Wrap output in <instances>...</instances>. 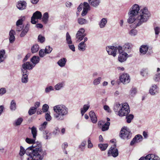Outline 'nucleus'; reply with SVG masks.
<instances>
[{
    "label": "nucleus",
    "instance_id": "f257e3e1",
    "mask_svg": "<svg viewBox=\"0 0 160 160\" xmlns=\"http://www.w3.org/2000/svg\"><path fill=\"white\" fill-rule=\"evenodd\" d=\"M128 14L129 17L128 20V22L130 23L134 22V27L135 28L146 22L150 16V13L146 7L140 9L138 16L132 15L129 13Z\"/></svg>",
    "mask_w": 160,
    "mask_h": 160
},
{
    "label": "nucleus",
    "instance_id": "f03ea898",
    "mask_svg": "<svg viewBox=\"0 0 160 160\" xmlns=\"http://www.w3.org/2000/svg\"><path fill=\"white\" fill-rule=\"evenodd\" d=\"M27 153L34 157L39 156L41 158H43L44 155L46 154L45 150H43L42 145L40 142H35L31 146L28 148Z\"/></svg>",
    "mask_w": 160,
    "mask_h": 160
},
{
    "label": "nucleus",
    "instance_id": "7ed1b4c3",
    "mask_svg": "<svg viewBox=\"0 0 160 160\" xmlns=\"http://www.w3.org/2000/svg\"><path fill=\"white\" fill-rule=\"evenodd\" d=\"M53 110L55 112L54 114V118L58 121H62L64 119L65 116L68 113V109L65 105H60L53 107Z\"/></svg>",
    "mask_w": 160,
    "mask_h": 160
},
{
    "label": "nucleus",
    "instance_id": "20e7f679",
    "mask_svg": "<svg viewBox=\"0 0 160 160\" xmlns=\"http://www.w3.org/2000/svg\"><path fill=\"white\" fill-rule=\"evenodd\" d=\"M129 107L127 103H124L121 106L118 111V115L121 117L127 115L130 112Z\"/></svg>",
    "mask_w": 160,
    "mask_h": 160
},
{
    "label": "nucleus",
    "instance_id": "39448f33",
    "mask_svg": "<svg viewBox=\"0 0 160 160\" xmlns=\"http://www.w3.org/2000/svg\"><path fill=\"white\" fill-rule=\"evenodd\" d=\"M131 136L132 133L127 128H122L120 132L119 136L123 139H128L131 138Z\"/></svg>",
    "mask_w": 160,
    "mask_h": 160
},
{
    "label": "nucleus",
    "instance_id": "423d86ee",
    "mask_svg": "<svg viewBox=\"0 0 160 160\" xmlns=\"http://www.w3.org/2000/svg\"><path fill=\"white\" fill-rule=\"evenodd\" d=\"M132 48V45L131 43L127 42L125 43L123 47L118 46V52H125L127 53L130 52Z\"/></svg>",
    "mask_w": 160,
    "mask_h": 160
},
{
    "label": "nucleus",
    "instance_id": "0eeeda50",
    "mask_svg": "<svg viewBox=\"0 0 160 160\" xmlns=\"http://www.w3.org/2000/svg\"><path fill=\"white\" fill-rule=\"evenodd\" d=\"M116 144L112 146L108 151V156L109 157L112 156L114 157H116L118 155V150L116 148Z\"/></svg>",
    "mask_w": 160,
    "mask_h": 160
},
{
    "label": "nucleus",
    "instance_id": "6e6552de",
    "mask_svg": "<svg viewBox=\"0 0 160 160\" xmlns=\"http://www.w3.org/2000/svg\"><path fill=\"white\" fill-rule=\"evenodd\" d=\"M118 46H108L106 48V50L108 54L115 57L116 56L117 50H118Z\"/></svg>",
    "mask_w": 160,
    "mask_h": 160
},
{
    "label": "nucleus",
    "instance_id": "1a4fd4ad",
    "mask_svg": "<svg viewBox=\"0 0 160 160\" xmlns=\"http://www.w3.org/2000/svg\"><path fill=\"white\" fill-rule=\"evenodd\" d=\"M139 51L140 52L143 54H145L147 52L148 54H150L153 52L152 48H149L148 45L141 46L140 48Z\"/></svg>",
    "mask_w": 160,
    "mask_h": 160
},
{
    "label": "nucleus",
    "instance_id": "9d476101",
    "mask_svg": "<svg viewBox=\"0 0 160 160\" xmlns=\"http://www.w3.org/2000/svg\"><path fill=\"white\" fill-rule=\"evenodd\" d=\"M34 67V65L31 63L30 62H24L22 65L21 71H27V70H31Z\"/></svg>",
    "mask_w": 160,
    "mask_h": 160
},
{
    "label": "nucleus",
    "instance_id": "9b49d317",
    "mask_svg": "<svg viewBox=\"0 0 160 160\" xmlns=\"http://www.w3.org/2000/svg\"><path fill=\"white\" fill-rule=\"evenodd\" d=\"M140 10V8L139 5L137 4L134 5L131 9L130 12L129 13H130L131 15H135L136 16H138L139 13L140 11H139Z\"/></svg>",
    "mask_w": 160,
    "mask_h": 160
},
{
    "label": "nucleus",
    "instance_id": "f8f14e48",
    "mask_svg": "<svg viewBox=\"0 0 160 160\" xmlns=\"http://www.w3.org/2000/svg\"><path fill=\"white\" fill-rule=\"evenodd\" d=\"M42 17L41 13L39 11H37L33 14L31 19V22L33 24H35L36 21H35L36 19H40Z\"/></svg>",
    "mask_w": 160,
    "mask_h": 160
},
{
    "label": "nucleus",
    "instance_id": "ddd939ff",
    "mask_svg": "<svg viewBox=\"0 0 160 160\" xmlns=\"http://www.w3.org/2000/svg\"><path fill=\"white\" fill-rule=\"evenodd\" d=\"M119 53L118 57V60L121 62H123L126 61L127 58L129 57V55L125 52H118Z\"/></svg>",
    "mask_w": 160,
    "mask_h": 160
},
{
    "label": "nucleus",
    "instance_id": "4468645a",
    "mask_svg": "<svg viewBox=\"0 0 160 160\" xmlns=\"http://www.w3.org/2000/svg\"><path fill=\"white\" fill-rule=\"evenodd\" d=\"M159 158L153 154H150L145 157H142L139 160H159Z\"/></svg>",
    "mask_w": 160,
    "mask_h": 160
},
{
    "label": "nucleus",
    "instance_id": "2eb2a0df",
    "mask_svg": "<svg viewBox=\"0 0 160 160\" xmlns=\"http://www.w3.org/2000/svg\"><path fill=\"white\" fill-rule=\"evenodd\" d=\"M120 80L124 84L128 83L130 81V77L127 73H123L120 77Z\"/></svg>",
    "mask_w": 160,
    "mask_h": 160
},
{
    "label": "nucleus",
    "instance_id": "dca6fc26",
    "mask_svg": "<svg viewBox=\"0 0 160 160\" xmlns=\"http://www.w3.org/2000/svg\"><path fill=\"white\" fill-rule=\"evenodd\" d=\"M16 7L19 10H22L26 8L27 3L24 1H19L16 4Z\"/></svg>",
    "mask_w": 160,
    "mask_h": 160
},
{
    "label": "nucleus",
    "instance_id": "f3484780",
    "mask_svg": "<svg viewBox=\"0 0 160 160\" xmlns=\"http://www.w3.org/2000/svg\"><path fill=\"white\" fill-rule=\"evenodd\" d=\"M142 136L138 134L136 135L132 140L130 145L133 146L135 143L141 142L142 140Z\"/></svg>",
    "mask_w": 160,
    "mask_h": 160
},
{
    "label": "nucleus",
    "instance_id": "a211bd4d",
    "mask_svg": "<svg viewBox=\"0 0 160 160\" xmlns=\"http://www.w3.org/2000/svg\"><path fill=\"white\" fill-rule=\"evenodd\" d=\"M21 74L22 75V83H26L28 81V71L22 70Z\"/></svg>",
    "mask_w": 160,
    "mask_h": 160
},
{
    "label": "nucleus",
    "instance_id": "6ab92c4d",
    "mask_svg": "<svg viewBox=\"0 0 160 160\" xmlns=\"http://www.w3.org/2000/svg\"><path fill=\"white\" fill-rule=\"evenodd\" d=\"M149 93L152 95H155L158 93V87L156 85H152L149 90Z\"/></svg>",
    "mask_w": 160,
    "mask_h": 160
},
{
    "label": "nucleus",
    "instance_id": "aec40b11",
    "mask_svg": "<svg viewBox=\"0 0 160 160\" xmlns=\"http://www.w3.org/2000/svg\"><path fill=\"white\" fill-rule=\"evenodd\" d=\"M89 115L92 122L94 123H96L97 119L95 112L93 111H91L89 112Z\"/></svg>",
    "mask_w": 160,
    "mask_h": 160
},
{
    "label": "nucleus",
    "instance_id": "412c9836",
    "mask_svg": "<svg viewBox=\"0 0 160 160\" xmlns=\"http://www.w3.org/2000/svg\"><path fill=\"white\" fill-rule=\"evenodd\" d=\"M15 34V31L13 30H11L9 32V40L10 42L11 43H13L15 40V37L14 36Z\"/></svg>",
    "mask_w": 160,
    "mask_h": 160
},
{
    "label": "nucleus",
    "instance_id": "4be33fe9",
    "mask_svg": "<svg viewBox=\"0 0 160 160\" xmlns=\"http://www.w3.org/2000/svg\"><path fill=\"white\" fill-rule=\"evenodd\" d=\"M67 61V60L66 58H63L58 61L57 64L61 67H63L65 66Z\"/></svg>",
    "mask_w": 160,
    "mask_h": 160
},
{
    "label": "nucleus",
    "instance_id": "5701e85b",
    "mask_svg": "<svg viewBox=\"0 0 160 160\" xmlns=\"http://www.w3.org/2000/svg\"><path fill=\"white\" fill-rule=\"evenodd\" d=\"M65 85V82H62L56 84L54 86V89L56 90H59L63 88Z\"/></svg>",
    "mask_w": 160,
    "mask_h": 160
},
{
    "label": "nucleus",
    "instance_id": "b1692460",
    "mask_svg": "<svg viewBox=\"0 0 160 160\" xmlns=\"http://www.w3.org/2000/svg\"><path fill=\"white\" fill-rule=\"evenodd\" d=\"M40 58L38 56H34L31 59V61L32 62V64L35 65L39 62Z\"/></svg>",
    "mask_w": 160,
    "mask_h": 160
},
{
    "label": "nucleus",
    "instance_id": "393cba45",
    "mask_svg": "<svg viewBox=\"0 0 160 160\" xmlns=\"http://www.w3.org/2000/svg\"><path fill=\"white\" fill-rule=\"evenodd\" d=\"M85 32V30L83 28H80L79 30L78 31L76 35V37L77 39V41L78 42H79V38L81 36H82L83 34Z\"/></svg>",
    "mask_w": 160,
    "mask_h": 160
},
{
    "label": "nucleus",
    "instance_id": "a878e982",
    "mask_svg": "<svg viewBox=\"0 0 160 160\" xmlns=\"http://www.w3.org/2000/svg\"><path fill=\"white\" fill-rule=\"evenodd\" d=\"M90 107L89 104H85L83 105L82 108L81 109V112L82 116H83L86 112L88 110Z\"/></svg>",
    "mask_w": 160,
    "mask_h": 160
},
{
    "label": "nucleus",
    "instance_id": "bb28decb",
    "mask_svg": "<svg viewBox=\"0 0 160 160\" xmlns=\"http://www.w3.org/2000/svg\"><path fill=\"white\" fill-rule=\"evenodd\" d=\"M31 129V133L32 135L33 138L34 139H36V137L37 135V128L34 126H33L31 128H29Z\"/></svg>",
    "mask_w": 160,
    "mask_h": 160
},
{
    "label": "nucleus",
    "instance_id": "cd10ccee",
    "mask_svg": "<svg viewBox=\"0 0 160 160\" xmlns=\"http://www.w3.org/2000/svg\"><path fill=\"white\" fill-rule=\"evenodd\" d=\"M107 22V19L106 18H103L100 21L99 25L100 28H104Z\"/></svg>",
    "mask_w": 160,
    "mask_h": 160
},
{
    "label": "nucleus",
    "instance_id": "c85d7f7f",
    "mask_svg": "<svg viewBox=\"0 0 160 160\" xmlns=\"http://www.w3.org/2000/svg\"><path fill=\"white\" fill-rule=\"evenodd\" d=\"M86 46L85 43L84 42H81L78 45V49L82 51H84L86 49Z\"/></svg>",
    "mask_w": 160,
    "mask_h": 160
},
{
    "label": "nucleus",
    "instance_id": "c756f323",
    "mask_svg": "<svg viewBox=\"0 0 160 160\" xmlns=\"http://www.w3.org/2000/svg\"><path fill=\"white\" fill-rule=\"evenodd\" d=\"M27 149L28 148H27L26 150H25L23 147L22 146H21L20 147V150L19 152V155L22 157L23 156L25 153L28 156H29V157H30L29 155L27 153Z\"/></svg>",
    "mask_w": 160,
    "mask_h": 160
},
{
    "label": "nucleus",
    "instance_id": "7c9ffc66",
    "mask_svg": "<svg viewBox=\"0 0 160 160\" xmlns=\"http://www.w3.org/2000/svg\"><path fill=\"white\" fill-rule=\"evenodd\" d=\"M16 104L15 100L11 101L10 106V108L12 111H15L16 109Z\"/></svg>",
    "mask_w": 160,
    "mask_h": 160
},
{
    "label": "nucleus",
    "instance_id": "2f4dec72",
    "mask_svg": "<svg viewBox=\"0 0 160 160\" xmlns=\"http://www.w3.org/2000/svg\"><path fill=\"white\" fill-rule=\"evenodd\" d=\"M137 92V89L134 87H132L129 92V94L132 97L134 96Z\"/></svg>",
    "mask_w": 160,
    "mask_h": 160
},
{
    "label": "nucleus",
    "instance_id": "473e14b6",
    "mask_svg": "<svg viewBox=\"0 0 160 160\" xmlns=\"http://www.w3.org/2000/svg\"><path fill=\"white\" fill-rule=\"evenodd\" d=\"M108 146V144L107 143L99 144H98V147L102 151H104L106 150Z\"/></svg>",
    "mask_w": 160,
    "mask_h": 160
},
{
    "label": "nucleus",
    "instance_id": "72a5a7b5",
    "mask_svg": "<svg viewBox=\"0 0 160 160\" xmlns=\"http://www.w3.org/2000/svg\"><path fill=\"white\" fill-rule=\"evenodd\" d=\"M110 123L109 122H107L102 125V130L103 131H105L108 130L109 129Z\"/></svg>",
    "mask_w": 160,
    "mask_h": 160
},
{
    "label": "nucleus",
    "instance_id": "f704fd0d",
    "mask_svg": "<svg viewBox=\"0 0 160 160\" xmlns=\"http://www.w3.org/2000/svg\"><path fill=\"white\" fill-rule=\"evenodd\" d=\"M48 18L49 16L48 13L47 12L44 13L43 16L42 20L45 23H47L48 20Z\"/></svg>",
    "mask_w": 160,
    "mask_h": 160
},
{
    "label": "nucleus",
    "instance_id": "c9c22d12",
    "mask_svg": "<svg viewBox=\"0 0 160 160\" xmlns=\"http://www.w3.org/2000/svg\"><path fill=\"white\" fill-rule=\"evenodd\" d=\"M100 3V0H94L89 2V3L93 7H96L99 5Z\"/></svg>",
    "mask_w": 160,
    "mask_h": 160
},
{
    "label": "nucleus",
    "instance_id": "e433bc0d",
    "mask_svg": "<svg viewBox=\"0 0 160 160\" xmlns=\"http://www.w3.org/2000/svg\"><path fill=\"white\" fill-rule=\"evenodd\" d=\"M39 49V46L37 44L34 45L31 48L32 52V53H34L37 52Z\"/></svg>",
    "mask_w": 160,
    "mask_h": 160
},
{
    "label": "nucleus",
    "instance_id": "4c0bfd02",
    "mask_svg": "<svg viewBox=\"0 0 160 160\" xmlns=\"http://www.w3.org/2000/svg\"><path fill=\"white\" fill-rule=\"evenodd\" d=\"M30 157H29L27 158L28 160H42L43 158H41V157H39V156L38 157L36 156L35 157L34 156H33V155H29Z\"/></svg>",
    "mask_w": 160,
    "mask_h": 160
},
{
    "label": "nucleus",
    "instance_id": "58836bf2",
    "mask_svg": "<svg viewBox=\"0 0 160 160\" xmlns=\"http://www.w3.org/2000/svg\"><path fill=\"white\" fill-rule=\"evenodd\" d=\"M87 142L86 141H83L81 144L79 146V148L80 150L82 151H83L85 148V146Z\"/></svg>",
    "mask_w": 160,
    "mask_h": 160
},
{
    "label": "nucleus",
    "instance_id": "ea45409f",
    "mask_svg": "<svg viewBox=\"0 0 160 160\" xmlns=\"http://www.w3.org/2000/svg\"><path fill=\"white\" fill-rule=\"evenodd\" d=\"M148 70L147 68H143L140 72L141 75L143 77H146L148 74Z\"/></svg>",
    "mask_w": 160,
    "mask_h": 160
},
{
    "label": "nucleus",
    "instance_id": "a19ab883",
    "mask_svg": "<svg viewBox=\"0 0 160 160\" xmlns=\"http://www.w3.org/2000/svg\"><path fill=\"white\" fill-rule=\"evenodd\" d=\"M78 23L80 25H83L87 23L88 21L85 19L83 18H79L78 19Z\"/></svg>",
    "mask_w": 160,
    "mask_h": 160
},
{
    "label": "nucleus",
    "instance_id": "79ce46f5",
    "mask_svg": "<svg viewBox=\"0 0 160 160\" xmlns=\"http://www.w3.org/2000/svg\"><path fill=\"white\" fill-rule=\"evenodd\" d=\"M126 119H127V122L128 123H130L131 121L133 119L134 116L133 115L130 114L128 115H126Z\"/></svg>",
    "mask_w": 160,
    "mask_h": 160
},
{
    "label": "nucleus",
    "instance_id": "37998d69",
    "mask_svg": "<svg viewBox=\"0 0 160 160\" xmlns=\"http://www.w3.org/2000/svg\"><path fill=\"white\" fill-rule=\"evenodd\" d=\"M5 53V51L4 50L0 51V62H2L4 60Z\"/></svg>",
    "mask_w": 160,
    "mask_h": 160
},
{
    "label": "nucleus",
    "instance_id": "c03bdc74",
    "mask_svg": "<svg viewBox=\"0 0 160 160\" xmlns=\"http://www.w3.org/2000/svg\"><path fill=\"white\" fill-rule=\"evenodd\" d=\"M153 78V80L156 82H159L160 81V73L155 74Z\"/></svg>",
    "mask_w": 160,
    "mask_h": 160
},
{
    "label": "nucleus",
    "instance_id": "a18cd8bd",
    "mask_svg": "<svg viewBox=\"0 0 160 160\" xmlns=\"http://www.w3.org/2000/svg\"><path fill=\"white\" fill-rule=\"evenodd\" d=\"M36 108L33 107H31L28 112L29 115H31L34 114L36 112Z\"/></svg>",
    "mask_w": 160,
    "mask_h": 160
},
{
    "label": "nucleus",
    "instance_id": "49530a36",
    "mask_svg": "<svg viewBox=\"0 0 160 160\" xmlns=\"http://www.w3.org/2000/svg\"><path fill=\"white\" fill-rule=\"evenodd\" d=\"M23 121L22 118H20L17 119L15 122V124L16 126L20 125Z\"/></svg>",
    "mask_w": 160,
    "mask_h": 160
},
{
    "label": "nucleus",
    "instance_id": "de8ad7c7",
    "mask_svg": "<svg viewBox=\"0 0 160 160\" xmlns=\"http://www.w3.org/2000/svg\"><path fill=\"white\" fill-rule=\"evenodd\" d=\"M47 123V122L45 121L42 124L40 127L39 128V130L41 131H44L46 128Z\"/></svg>",
    "mask_w": 160,
    "mask_h": 160
},
{
    "label": "nucleus",
    "instance_id": "09e8293b",
    "mask_svg": "<svg viewBox=\"0 0 160 160\" xmlns=\"http://www.w3.org/2000/svg\"><path fill=\"white\" fill-rule=\"evenodd\" d=\"M52 47L49 46H48L46 47L44 51H45V52L47 54H49L52 52Z\"/></svg>",
    "mask_w": 160,
    "mask_h": 160
},
{
    "label": "nucleus",
    "instance_id": "8fccbe9b",
    "mask_svg": "<svg viewBox=\"0 0 160 160\" xmlns=\"http://www.w3.org/2000/svg\"><path fill=\"white\" fill-rule=\"evenodd\" d=\"M120 107H121V105L119 103L115 104L113 107L114 111L118 113V111L120 108Z\"/></svg>",
    "mask_w": 160,
    "mask_h": 160
},
{
    "label": "nucleus",
    "instance_id": "3c124183",
    "mask_svg": "<svg viewBox=\"0 0 160 160\" xmlns=\"http://www.w3.org/2000/svg\"><path fill=\"white\" fill-rule=\"evenodd\" d=\"M36 139H34L33 138V139H31L29 138H27L25 140L26 142L28 143L29 144H33V143L35 142Z\"/></svg>",
    "mask_w": 160,
    "mask_h": 160
},
{
    "label": "nucleus",
    "instance_id": "603ef678",
    "mask_svg": "<svg viewBox=\"0 0 160 160\" xmlns=\"http://www.w3.org/2000/svg\"><path fill=\"white\" fill-rule=\"evenodd\" d=\"M101 79V77H98L94 80L93 84L95 85H97L99 84L100 82Z\"/></svg>",
    "mask_w": 160,
    "mask_h": 160
},
{
    "label": "nucleus",
    "instance_id": "864d4df0",
    "mask_svg": "<svg viewBox=\"0 0 160 160\" xmlns=\"http://www.w3.org/2000/svg\"><path fill=\"white\" fill-rule=\"evenodd\" d=\"M43 133L44 134H45L46 135V139H50V135H51V133L49 132L48 130H46L44 131Z\"/></svg>",
    "mask_w": 160,
    "mask_h": 160
},
{
    "label": "nucleus",
    "instance_id": "5fc2aeb1",
    "mask_svg": "<svg viewBox=\"0 0 160 160\" xmlns=\"http://www.w3.org/2000/svg\"><path fill=\"white\" fill-rule=\"evenodd\" d=\"M45 38L44 37L42 36L41 35H39L38 37V41L39 42L41 43L44 42L45 41Z\"/></svg>",
    "mask_w": 160,
    "mask_h": 160
},
{
    "label": "nucleus",
    "instance_id": "6e6d98bb",
    "mask_svg": "<svg viewBox=\"0 0 160 160\" xmlns=\"http://www.w3.org/2000/svg\"><path fill=\"white\" fill-rule=\"evenodd\" d=\"M54 90V88L52 86L47 87L45 89V92L47 93H49L50 91Z\"/></svg>",
    "mask_w": 160,
    "mask_h": 160
},
{
    "label": "nucleus",
    "instance_id": "4d7b16f0",
    "mask_svg": "<svg viewBox=\"0 0 160 160\" xmlns=\"http://www.w3.org/2000/svg\"><path fill=\"white\" fill-rule=\"evenodd\" d=\"M46 54H47V53L45 52V51L44 49H41L39 51V55L40 57H43Z\"/></svg>",
    "mask_w": 160,
    "mask_h": 160
},
{
    "label": "nucleus",
    "instance_id": "13d9d810",
    "mask_svg": "<svg viewBox=\"0 0 160 160\" xmlns=\"http://www.w3.org/2000/svg\"><path fill=\"white\" fill-rule=\"evenodd\" d=\"M24 20V19L23 18H22L18 20L16 22V25L17 26H18L20 25H22V22Z\"/></svg>",
    "mask_w": 160,
    "mask_h": 160
},
{
    "label": "nucleus",
    "instance_id": "bf43d9fd",
    "mask_svg": "<svg viewBox=\"0 0 160 160\" xmlns=\"http://www.w3.org/2000/svg\"><path fill=\"white\" fill-rule=\"evenodd\" d=\"M137 33V31L136 30L132 29L129 32V34L131 36H135Z\"/></svg>",
    "mask_w": 160,
    "mask_h": 160
},
{
    "label": "nucleus",
    "instance_id": "052dcab7",
    "mask_svg": "<svg viewBox=\"0 0 160 160\" xmlns=\"http://www.w3.org/2000/svg\"><path fill=\"white\" fill-rule=\"evenodd\" d=\"M49 106L48 104H44L43 105L42 109L43 112H47L48 110Z\"/></svg>",
    "mask_w": 160,
    "mask_h": 160
},
{
    "label": "nucleus",
    "instance_id": "680f3d73",
    "mask_svg": "<svg viewBox=\"0 0 160 160\" xmlns=\"http://www.w3.org/2000/svg\"><path fill=\"white\" fill-rule=\"evenodd\" d=\"M6 92V90L5 88H2L0 89V96H2Z\"/></svg>",
    "mask_w": 160,
    "mask_h": 160
},
{
    "label": "nucleus",
    "instance_id": "e2e57ef3",
    "mask_svg": "<svg viewBox=\"0 0 160 160\" xmlns=\"http://www.w3.org/2000/svg\"><path fill=\"white\" fill-rule=\"evenodd\" d=\"M45 118L47 121H49L52 119V117L50 115L49 113H47L45 115Z\"/></svg>",
    "mask_w": 160,
    "mask_h": 160
},
{
    "label": "nucleus",
    "instance_id": "0e129e2a",
    "mask_svg": "<svg viewBox=\"0 0 160 160\" xmlns=\"http://www.w3.org/2000/svg\"><path fill=\"white\" fill-rule=\"evenodd\" d=\"M88 148H91L93 147V145L92 143L90 138H88Z\"/></svg>",
    "mask_w": 160,
    "mask_h": 160
},
{
    "label": "nucleus",
    "instance_id": "69168bd1",
    "mask_svg": "<svg viewBox=\"0 0 160 160\" xmlns=\"http://www.w3.org/2000/svg\"><path fill=\"white\" fill-rule=\"evenodd\" d=\"M90 6L89 4L87 2H85L83 3V8L84 9H85L87 10H88Z\"/></svg>",
    "mask_w": 160,
    "mask_h": 160
},
{
    "label": "nucleus",
    "instance_id": "338daca9",
    "mask_svg": "<svg viewBox=\"0 0 160 160\" xmlns=\"http://www.w3.org/2000/svg\"><path fill=\"white\" fill-rule=\"evenodd\" d=\"M154 30L155 32V34H158L160 32V28L159 27H157L154 28Z\"/></svg>",
    "mask_w": 160,
    "mask_h": 160
},
{
    "label": "nucleus",
    "instance_id": "774afa93",
    "mask_svg": "<svg viewBox=\"0 0 160 160\" xmlns=\"http://www.w3.org/2000/svg\"><path fill=\"white\" fill-rule=\"evenodd\" d=\"M104 109L107 112H111L110 109L108 106L107 105H105L103 107Z\"/></svg>",
    "mask_w": 160,
    "mask_h": 160
}]
</instances>
